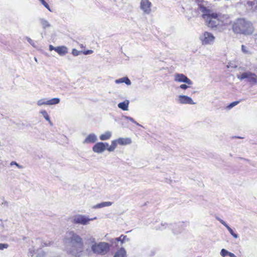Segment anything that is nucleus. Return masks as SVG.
Segmentation results:
<instances>
[{"instance_id": "1", "label": "nucleus", "mask_w": 257, "mask_h": 257, "mask_svg": "<svg viewBox=\"0 0 257 257\" xmlns=\"http://www.w3.org/2000/svg\"><path fill=\"white\" fill-rule=\"evenodd\" d=\"M67 252L73 256H80L84 250L82 238L74 231L66 233L63 240Z\"/></svg>"}, {"instance_id": "2", "label": "nucleus", "mask_w": 257, "mask_h": 257, "mask_svg": "<svg viewBox=\"0 0 257 257\" xmlns=\"http://www.w3.org/2000/svg\"><path fill=\"white\" fill-rule=\"evenodd\" d=\"M232 30L236 34L250 35L254 30L252 23L245 19H238L232 25Z\"/></svg>"}, {"instance_id": "3", "label": "nucleus", "mask_w": 257, "mask_h": 257, "mask_svg": "<svg viewBox=\"0 0 257 257\" xmlns=\"http://www.w3.org/2000/svg\"><path fill=\"white\" fill-rule=\"evenodd\" d=\"M198 10L203 13L202 18L205 21L206 25L209 27L213 28L220 27L219 15L208 10L206 7L199 5Z\"/></svg>"}, {"instance_id": "4", "label": "nucleus", "mask_w": 257, "mask_h": 257, "mask_svg": "<svg viewBox=\"0 0 257 257\" xmlns=\"http://www.w3.org/2000/svg\"><path fill=\"white\" fill-rule=\"evenodd\" d=\"M91 248L94 253L104 255L108 252L110 246L108 243L100 242L92 244Z\"/></svg>"}, {"instance_id": "5", "label": "nucleus", "mask_w": 257, "mask_h": 257, "mask_svg": "<svg viewBox=\"0 0 257 257\" xmlns=\"http://www.w3.org/2000/svg\"><path fill=\"white\" fill-rule=\"evenodd\" d=\"M96 219V217L90 218L87 216L84 215L77 214L72 217V222L74 224L86 225L89 224L90 221H92Z\"/></svg>"}, {"instance_id": "6", "label": "nucleus", "mask_w": 257, "mask_h": 257, "mask_svg": "<svg viewBox=\"0 0 257 257\" xmlns=\"http://www.w3.org/2000/svg\"><path fill=\"white\" fill-rule=\"evenodd\" d=\"M237 78L241 80L246 79V81L251 85H254L257 83V75L249 71L241 73Z\"/></svg>"}, {"instance_id": "7", "label": "nucleus", "mask_w": 257, "mask_h": 257, "mask_svg": "<svg viewBox=\"0 0 257 257\" xmlns=\"http://www.w3.org/2000/svg\"><path fill=\"white\" fill-rule=\"evenodd\" d=\"M199 39L202 45H212L214 42L215 37L208 32H205L199 37Z\"/></svg>"}, {"instance_id": "8", "label": "nucleus", "mask_w": 257, "mask_h": 257, "mask_svg": "<svg viewBox=\"0 0 257 257\" xmlns=\"http://www.w3.org/2000/svg\"><path fill=\"white\" fill-rule=\"evenodd\" d=\"M188 222H180L175 224L173 227V233L175 235H178L184 231L186 228L188 226Z\"/></svg>"}, {"instance_id": "9", "label": "nucleus", "mask_w": 257, "mask_h": 257, "mask_svg": "<svg viewBox=\"0 0 257 257\" xmlns=\"http://www.w3.org/2000/svg\"><path fill=\"white\" fill-rule=\"evenodd\" d=\"M152 4L149 0H141L140 9L146 15H149L152 12Z\"/></svg>"}, {"instance_id": "10", "label": "nucleus", "mask_w": 257, "mask_h": 257, "mask_svg": "<svg viewBox=\"0 0 257 257\" xmlns=\"http://www.w3.org/2000/svg\"><path fill=\"white\" fill-rule=\"evenodd\" d=\"M174 81L177 82H183L188 85L193 84V82L186 76L182 73H176L174 75Z\"/></svg>"}, {"instance_id": "11", "label": "nucleus", "mask_w": 257, "mask_h": 257, "mask_svg": "<svg viewBox=\"0 0 257 257\" xmlns=\"http://www.w3.org/2000/svg\"><path fill=\"white\" fill-rule=\"evenodd\" d=\"M108 147L107 143L98 142L96 143L92 147V151L97 154H101Z\"/></svg>"}, {"instance_id": "12", "label": "nucleus", "mask_w": 257, "mask_h": 257, "mask_svg": "<svg viewBox=\"0 0 257 257\" xmlns=\"http://www.w3.org/2000/svg\"><path fill=\"white\" fill-rule=\"evenodd\" d=\"M177 101L178 103L182 104H196L194 102L192 99L187 95H180L178 96V98L177 99Z\"/></svg>"}, {"instance_id": "13", "label": "nucleus", "mask_w": 257, "mask_h": 257, "mask_svg": "<svg viewBox=\"0 0 257 257\" xmlns=\"http://www.w3.org/2000/svg\"><path fill=\"white\" fill-rule=\"evenodd\" d=\"M97 141V136L93 133L89 134L83 141V144H93Z\"/></svg>"}, {"instance_id": "14", "label": "nucleus", "mask_w": 257, "mask_h": 257, "mask_svg": "<svg viewBox=\"0 0 257 257\" xmlns=\"http://www.w3.org/2000/svg\"><path fill=\"white\" fill-rule=\"evenodd\" d=\"M220 26H227L231 24V21L227 15H219Z\"/></svg>"}, {"instance_id": "15", "label": "nucleus", "mask_w": 257, "mask_h": 257, "mask_svg": "<svg viewBox=\"0 0 257 257\" xmlns=\"http://www.w3.org/2000/svg\"><path fill=\"white\" fill-rule=\"evenodd\" d=\"M216 219L227 228L229 233L234 238H237L238 237V234L234 233L233 230L226 223L224 220L218 217H216Z\"/></svg>"}, {"instance_id": "16", "label": "nucleus", "mask_w": 257, "mask_h": 257, "mask_svg": "<svg viewBox=\"0 0 257 257\" xmlns=\"http://www.w3.org/2000/svg\"><path fill=\"white\" fill-rule=\"evenodd\" d=\"M118 144L120 145H127L132 143V141L130 138H119L117 139Z\"/></svg>"}, {"instance_id": "17", "label": "nucleus", "mask_w": 257, "mask_h": 257, "mask_svg": "<svg viewBox=\"0 0 257 257\" xmlns=\"http://www.w3.org/2000/svg\"><path fill=\"white\" fill-rule=\"evenodd\" d=\"M130 104V101L128 100H125L123 102H120L118 104V107L122 110L127 111L128 110V106Z\"/></svg>"}, {"instance_id": "18", "label": "nucleus", "mask_w": 257, "mask_h": 257, "mask_svg": "<svg viewBox=\"0 0 257 257\" xmlns=\"http://www.w3.org/2000/svg\"><path fill=\"white\" fill-rule=\"evenodd\" d=\"M56 52L60 55H64L68 53V48L64 46L57 47Z\"/></svg>"}, {"instance_id": "19", "label": "nucleus", "mask_w": 257, "mask_h": 257, "mask_svg": "<svg viewBox=\"0 0 257 257\" xmlns=\"http://www.w3.org/2000/svg\"><path fill=\"white\" fill-rule=\"evenodd\" d=\"M115 83L116 84L125 83L127 85H130L131 84V80L127 77H124L118 79H116L115 80Z\"/></svg>"}, {"instance_id": "20", "label": "nucleus", "mask_w": 257, "mask_h": 257, "mask_svg": "<svg viewBox=\"0 0 257 257\" xmlns=\"http://www.w3.org/2000/svg\"><path fill=\"white\" fill-rule=\"evenodd\" d=\"M113 257H127L126 252L124 248L121 247L115 252Z\"/></svg>"}, {"instance_id": "21", "label": "nucleus", "mask_w": 257, "mask_h": 257, "mask_svg": "<svg viewBox=\"0 0 257 257\" xmlns=\"http://www.w3.org/2000/svg\"><path fill=\"white\" fill-rule=\"evenodd\" d=\"M112 204V202L107 201V202H103L97 204L95 205H94L92 207L93 209H98L100 208H103L106 206H110Z\"/></svg>"}, {"instance_id": "22", "label": "nucleus", "mask_w": 257, "mask_h": 257, "mask_svg": "<svg viewBox=\"0 0 257 257\" xmlns=\"http://www.w3.org/2000/svg\"><path fill=\"white\" fill-rule=\"evenodd\" d=\"M117 144H118V140H115L111 141V145L107 147V150L109 152H113L116 149Z\"/></svg>"}, {"instance_id": "23", "label": "nucleus", "mask_w": 257, "mask_h": 257, "mask_svg": "<svg viewBox=\"0 0 257 257\" xmlns=\"http://www.w3.org/2000/svg\"><path fill=\"white\" fill-rule=\"evenodd\" d=\"M112 136V133L110 131H106L104 134L99 136V139L101 141H106L109 140Z\"/></svg>"}, {"instance_id": "24", "label": "nucleus", "mask_w": 257, "mask_h": 257, "mask_svg": "<svg viewBox=\"0 0 257 257\" xmlns=\"http://www.w3.org/2000/svg\"><path fill=\"white\" fill-rule=\"evenodd\" d=\"M39 21L43 29H45L51 27V24L46 19L44 18H40Z\"/></svg>"}, {"instance_id": "25", "label": "nucleus", "mask_w": 257, "mask_h": 257, "mask_svg": "<svg viewBox=\"0 0 257 257\" xmlns=\"http://www.w3.org/2000/svg\"><path fill=\"white\" fill-rule=\"evenodd\" d=\"M241 51L245 54L251 55L252 54V49L249 46L241 45Z\"/></svg>"}, {"instance_id": "26", "label": "nucleus", "mask_w": 257, "mask_h": 257, "mask_svg": "<svg viewBox=\"0 0 257 257\" xmlns=\"http://www.w3.org/2000/svg\"><path fill=\"white\" fill-rule=\"evenodd\" d=\"M60 102V99L59 98H53L50 99H48V105H55L58 104Z\"/></svg>"}, {"instance_id": "27", "label": "nucleus", "mask_w": 257, "mask_h": 257, "mask_svg": "<svg viewBox=\"0 0 257 257\" xmlns=\"http://www.w3.org/2000/svg\"><path fill=\"white\" fill-rule=\"evenodd\" d=\"M86 243L88 244H94L95 242V239L92 236L88 235L85 238Z\"/></svg>"}, {"instance_id": "28", "label": "nucleus", "mask_w": 257, "mask_h": 257, "mask_svg": "<svg viewBox=\"0 0 257 257\" xmlns=\"http://www.w3.org/2000/svg\"><path fill=\"white\" fill-rule=\"evenodd\" d=\"M40 113H41L42 114V115L45 118V119L46 120H47L51 125H52V123L51 121L50 120L49 116L47 112L45 110H42L40 111Z\"/></svg>"}, {"instance_id": "29", "label": "nucleus", "mask_w": 257, "mask_h": 257, "mask_svg": "<svg viewBox=\"0 0 257 257\" xmlns=\"http://www.w3.org/2000/svg\"><path fill=\"white\" fill-rule=\"evenodd\" d=\"M48 99L44 98L40 99L39 100H38L37 102V104L39 106H41L43 105H48Z\"/></svg>"}, {"instance_id": "30", "label": "nucleus", "mask_w": 257, "mask_h": 257, "mask_svg": "<svg viewBox=\"0 0 257 257\" xmlns=\"http://www.w3.org/2000/svg\"><path fill=\"white\" fill-rule=\"evenodd\" d=\"M123 117L127 119V120H128L130 121H131V122L135 123L136 124L138 125H139V126H141V124H140L139 123H138L137 121H136L133 118L130 117V116H124Z\"/></svg>"}, {"instance_id": "31", "label": "nucleus", "mask_w": 257, "mask_h": 257, "mask_svg": "<svg viewBox=\"0 0 257 257\" xmlns=\"http://www.w3.org/2000/svg\"><path fill=\"white\" fill-rule=\"evenodd\" d=\"M41 3L50 12H51V10L49 5L45 1V0H39Z\"/></svg>"}, {"instance_id": "32", "label": "nucleus", "mask_w": 257, "mask_h": 257, "mask_svg": "<svg viewBox=\"0 0 257 257\" xmlns=\"http://www.w3.org/2000/svg\"><path fill=\"white\" fill-rule=\"evenodd\" d=\"M229 251L228 250H227L226 249H222L221 250V251H220V255L222 256V257H225V256L226 255H228V253H229Z\"/></svg>"}, {"instance_id": "33", "label": "nucleus", "mask_w": 257, "mask_h": 257, "mask_svg": "<svg viewBox=\"0 0 257 257\" xmlns=\"http://www.w3.org/2000/svg\"><path fill=\"white\" fill-rule=\"evenodd\" d=\"M81 52V51H78L76 49H73L72 51V54L74 56L79 55Z\"/></svg>"}, {"instance_id": "34", "label": "nucleus", "mask_w": 257, "mask_h": 257, "mask_svg": "<svg viewBox=\"0 0 257 257\" xmlns=\"http://www.w3.org/2000/svg\"><path fill=\"white\" fill-rule=\"evenodd\" d=\"M126 237L125 236L121 235L120 237L115 238V240L117 242L120 241L121 243L123 242V239Z\"/></svg>"}, {"instance_id": "35", "label": "nucleus", "mask_w": 257, "mask_h": 257, "mask_svg": "<svg viewBox=\"0 0 257 257\" xmlns=\"http://www.w3.org/2000/svg\"><path fill=\"white\" fill-rule=\"evenodd\" d=\"M180 89H183V90H186L188 88H189V86L187 84H181L180 85V86L179 87Z\"/></svg>"}, {"instance_id": "36", "label": "nucleus", "mask_w": 257, "mask_h": 257, "mask_svg": "<svg viewBox=\"0 0 257 257\" xmlns=\"http://www.w3.org/2000/svg\"><path fill=\"white\" fill-rule=\"evenodd\" d=\"M11 166L16 165L18 168L22 169L23 167L19 164H18L17 162L15 161H13L10 163Z\"/></svg>"}, {"instance_id": "37", "label": "nucleus", "mask_w": 257, "mask_h": 257, "mask_svg": "<svg viewBox=\"0 0 257 257\" xmlns=\"http://www.w3.org/2000/svg\"><path fill=\"white\" fill-rule=\"evenodd\" d=\"M239 103V101H234V102H233L232 103H230L228 107L229 108H232L233 106H235L236 105H237L238 103Z\"/></svg>"}, {"instance_id": "38", "label": "nucleus", "mask_w": 257, "mask_h": 257, "mask_svg": "<svg viewBox=\"0 0 257 257\" xmlns=\"http://www.w3.org/2000/svg\"><path fill=\"white\" fill-rule=\"evenodd\" d=\"M8 247V245L7 244L0 243V249H4V248H7Z\"/></svg>"}, {"instance_id": "39", "label": "nucleus", "mask_w": 257, "mask_h": 257, "mask_svg": "<svg viewBox=\"0 0 257 257\" xmlns=\"http://www.w3.org/2000/svg\"><path fill=\"white\" fill-rule=\"evenodd\" d=\"M26 40H27V41L31 44L32 45V46H34V43L33 42V41L30 38H29V37H26Z\"/></svg>"}, {"instance_id": "40", "label": "nucleus", "mask_w": 257, "mask_h": 257, "mask_svg": "<svg viewBox=\"0 0 257 257\" xmlns=\"http://www.w3.org/2000/svg\"><path fill=\"white\" fill-rule=\"evenodd\" d=\"M93 52V51L91 50H87V51H85L84 52H83L82 53L84 54V55H88V54H92V53Z\"/></svg>"}, {"instance_id": "41", "label": "nucleus", "mask_w": 257, "mask_h": 257, "mask_svg": "<svg viewBox=\"0 0 257 257\" xmlns=\"http://www.w3.org/2000/svg\"><path fill=\"white\" fill-rule=\"evenodd\" d=\"M168 226V224L166 223H161V227H159V229H163L167 227V226Z\"/></svg>"}, {"instance_id": "42", "label": "nucleus", "mask_w": 257, "mask_h": 257, "mask_svg": "<svg viewBox=\"0 0 257 257\" xmlns=\"http://www.w3.org/2000/svg\"><path fill=\"white\" fill-rule=\"evenodd\" d=\"M52 243V242L48 241V242L44 243V244L43 245V246H50Z\"/></svg>"}, {"instance_id": "43", "label": "nucleus", "mask_w": 257, "mask_h": 257, "mask_svg": "<svg viewBox=\"0 0 257 257\" xmlns=\"http://www.w3.org/2000/svg\"><path fill=\"white\" fill-rule=\"evenodd\" d=\"M56 47H54L52 45H49V50L50 51L55 50L56 51Z\"/></svg>"}, {"instance_id": "44", "label": "nucleus", "mask_w": 257, "mask_h": 257, "mask_svg": "<svg viewBox=\"0 0 257 257\" xmlns=\"http://www.w3.org/2000/svg\"><path fill=\"white\" fill-rule=\"evenodd\" d=\"M228 255L230 257H236L234 253H233L231 252H229Z\"/></svg>"}, {"instance_id": "45", "label": "nucleus", "mask_w": 257, "mask_h": 257, "mask_svg": "<svg viewBox=\"0 0 257 257\" xmlns=\"http://www.w3.org/2000/svg\"><path fill=\"white\" fill-rule=\"evenodd\" d=\"M197 2H198V3H200V2H201L202 1V0H196Z\"/></svg>"}, {"instance_id": "46", "label": "nucleus", "mask_w": 257, "mask_h": 257, "mask_svg": "<svg viewBox=\"0 0 257 257\" xmlns=\"http://www.w3.org/2000/svg\"><path fill=\"white\" fill-rule=\"evenodd\" d=\"M35 61L37 62V59L36 58H35Z\"/></svg>"}]
</instances>
